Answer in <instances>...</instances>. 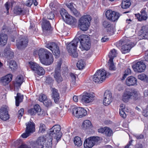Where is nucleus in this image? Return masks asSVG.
Listing matches in <instances>:
<instances>
[{
    "label": "nucleus",
    "mask_w": 148,
    "mask_h": 148,
    "mask_svg": "<svg viewBox=\"0 0 148 148\" xmlns=\"http://www.w3.org/2000/svg\"><path fill=\"white\" fill-rule=\"evenodd\" d=\"M131 73V70L129 69H127L125 71V73L124 74L123 76L122 77L121 79L122 80H124L126 78V77L129 74H130Z\"/></svg>",
    "instance_id": "49"
},
{
    "label": "nucleus",
    "mask_w": 148,
    "mask_h": 148,
    "mask_svg": "<svg viewBox=\"0 0 148 148\" xmlns=\"http://www.w3.org/2000/svg\"><path fill=\"white\" fill-rule=\"evenodd\" d=\"M73 3H71L68 4H66V6L71 11L74 8L73 5Z\"/></svg>",
    "instance_id": "60"
},
{
    "label": "nucleus",
    "mask_w": 148,
    "mask_h": 148,
    "mask_svg": "<svg viewBox=\"0 0 148 148\" xmlns=\"http://www.w3.org/2000/svg\"><path fill=\"white\" fill-rule=\"evenodd\" d=\"M8 40V36L6 35L1 33L0 34V45H5L7 43Z\"/></svg>",
    "instance_id": "30"
},
{
    "label": "nucleus",
    "mask_w": 148,
    "mask_h": 148,
    "mask_svg": "<svg viewBox=\"0 0 148 148\" xmlns=\"http://www.w3.org/2000/svg\"><path fill=\"white\" fill-rule=\"evenodd\" d=\"M77 38L79 40L78 43L80 41V45L79 48L82 51L88 50L89 49L90 45V38L87 35H82L79 38Z\"/></svg>",
    "instance_id": "6"
},
{
    "label": "nucleus",
    "mask_w": 148,
    "mask_h": 148,
    "mask_svg": "<svg viewBox=\"0 0 148 148\" xmlns=\"http://www.w3.org/2000/svg\"><path fill=\"white\" fill-rule=\"evenodd\" d=\"M136 17L140 21H145L147 18V14L145 9L142 10L140 12V14L138 13L135 14Z\"/></svg>",
    "instance_id": "20"
},
{
    "label": "nucleus",
    "mask_w": 148,
    "mask_h": 148,
    "mask_svg": "<svg viewBox=\"0 0 148 148\" xmlns=\"http://www.w3.org/2000/svg\"><path fill=\"white\" fill-rule=\"evenodd\" d=\"M131 4L130 0H123L121 4V7L123 9H127Z\"/></svg>",
    "instance_id": "34"
},
{
    "label": "nucleus",
    "mask_w": 148,
    "mask_h": 148,
    "mask_svg": "<svg viewBox=\"0 0 148 148\" xmlns=\"http://www.w3.org/2000/svg\"><path fill=\"white\" fill-rule=\"evenodd\" d=\"M3 56L8 60L12 59L14 57V53L10 50V46L9 45L7 46L4 49Z\"/></svg>",
    "instance_id": "17"
},
{
    "label": "nucleus",
    "mask_w": 148,
    "mask_h": 148,
    "mask_svg": "<svg viewBox=\"0 0 148 148\" xmlns=\"http://www.w3.org/2000/svg\"><path fill=\"white\" fill-rule=\"evenodd\" d=\"M85 65V62L82 60H79L77 64V66L79 69H83Z\"/></svg>",
    "instance_id": "41"
},
{
    "label": "nucleus",
    "mask_w": 148,
    "mask_h": 148,
    "mask_svg": "<svg viewBox=\"0 0 148 148\" xmlns=\"http://www.w3.org/2000/svg\"><path fill=\"white\" fill-rule=\"evenodd\" d=\"M72 113L78 118H82L87 114V111L82 107L74 108L72 110Z\"/></svg>",
    "instance_id": "10"
},
{
    "label": "nucleus",
    "mask_w": 148,
    "mask_h": 148,
    "mask_svg": "<svg viewBox=\"0 0 148 148\" xmlns=\"http://www.w3.org/2000/svg\"><path fill=\"white\" fill-rule=\"evenodd\" d=\"M98 140V137H91L86 139L84 142V146L85 148H90L96 143Z\"/></svg>",
    "instance_id": "11"
},
{
    "label": "nucleus",
    "mask_w": 148,
    "mask_h": 148,
    "mask_svg": "<svg viewBox=\"0 0 148 148\" xmlns=\"http://www.w3.org/2000/svg\"><path fill=\"white\" fill-rule=\"evenodd\" d=\"M60 14L64 20L69 15L66 12V10L63 8L62 9L60 10Z\"/></svg>",
    "instance_id": "43"
},
{
    "label": "nucleus",
    "mask_w": 148,
    "mask_h": 148,
    "mask_svg": "<svg viewBox=\"0 0 148 148\" xmlns=\"http://www.w3.org/2000/svg\"><path fill=\"white\" fill-rule=\"evenodd\" d=\"M109 74L107 73L103 69L97 70L93 78V81L95 83H101L107 78Z\"/></svg>",
    "instance_id": "5"
},
{
    "label": "nucleus",
    "mask_w": 148,
    "mask_h": 148,
    "mask_svg": "<svg viewBox=\"0 0 148 148\" xmlns=\"http://www.w3.org/2000/svg\"><path fill=\"white\" fill-rule=\"evenodd\" d=\"M138 78L142 80H146L148 81V76H147L145 74H141L138 76Z\"/></svg>",
    "instance_id": "46"
},
{
    "label": "nucleus",
    "mask_w": 148,
    "mask_h": 148,
    "mask_svg": "<svg viewBox=\"0 0 148 148\" xmlns=\"http://www.w3.org/2000/svg\"><path fill=\"white\" fill-rule=\"evenodd\" d=\"M112 11L110 10H108L106 12V15L108 19L111 18V16L112 14Z\"/></svg>",
    "instance_id": "52"
},
{
    "label": "nucleus",
    "mask_w": 148,
    "mask_h": 148,
    "mask_svg": "<svg viewBox=\"0 0 148 148\" xmlns=\"http://www.w3.org/2000/svg\"><path fill=\"white\" fill-rule=\"evenodd\" d=\"M0 118L3 121H6L9 118L8 108L5 106L2 107L0 109Z\"/></svg>",
    "instance_id": "13"
},
{
    "label": "nucleus",
    "mask_w": 148,
    "mask_h": 148,
    "mask_svg": "<svg viewBox=\"0 0 148 148\" xmlns=\"http://www.w3.org/2000/svg\"><path fill=\"white\" fill-rule=\"evenodd\" d=\"M53 61V57L51 54V55L48 56L40 61L42 64L45 65H49L52 63Z\"/></svg>",
    "instance_id": "23"
},
{
    "label": "nucleus",
    "mask_w": 148,
    "mask_h": 148,
    "mask_svg": "<svg viewBox=\"0 0 148 148\" xmlns=\"http://www.w3.org/2000/svg\"><path fill=\"white\" fill-rule=\"evenodd\" d=\"M143 115L145 116H148V108L144 109L142 112Z\"/></svg>",
    "instance_id": "62"
},
{
    "label": "nucleus",
    "mask_w": 148,
    "mask_h": 148,
    "mask_svg": "<svg viewBox=\"0 0 148 148\" xmlns=\"http://www.w3.org/2000/svg\"><path fill=\"white\" fill-rule=\"evenodd\" d=\"M46 127L45 125L43 124H40L39 132V133H44Z\"/></svg>",
    "instance_id": "51"
},
{
    "label": "nucleus",
    "mask_w": 148,
    "mask_h": 148,
    "mask_svg": "<svg viewBox=\"0 0 148 148\" xmlns=\"http://www.w3.org/2000/svg\"><path fill=\"white\" fill-rule=\"evenodd\" d=\"M9 66L12 71H14L17 68L16 62L14 60L11 61L9 63Z\"/></svg>",
    "instance_id": "40"
},
{
    "label": "nucleus",
    "mask_w": 148,
    "mask_h": 148,
    "mask_svg": "<svg viewBox=\"0 0 148 148\" xmlns=\"http://www.w3.org/2000/svg\"><path fill=\"white\" fill-rule=\"evenodd\" d=\"M33 2V0H28L26 3V5L30 7L32 4Z\"/></svg>",
    "instance_id": "64"
},
{
    "label": "nucleus",
    "mask_w": 148,
    "mask_h": 148,
    "mask_svg": "<svg viewBox=\"0 0 148 148\" xmlns=\"http://www.w3.org/2000/svg\"><path fill=\"white\" fill-rule=\"evenodd\" d=\"M23 82V77L22 75H19L16 78L14 82L15 86L18 87L20 86Z\"/></svg>",
    "instance_id": "28"
},
{
    "label": "nucleus",
    "mask_w": 148,
    "mask_h": 148,
    "mask_svg": "<svg viewBox=\"0 0 148 148\" xmlns=\"http://www.w3.org/2000/svg\"><path fill=\"white\" fill-rule=\"evenodd\" d=\"M110 62L109 66V69L110 70H115V67L114 65L113 64V60L112 61H109Z\"/></svg>",
    "instance_id": "54"
},
{
    "label": "nucleus",
    "mask_w": 148,
    "mask_h": 148,
    "mask_svg": "<svg viewBox=\"0 0 148 148\" xmlns=\"http://www.w3.org/2000/svg\"><path fill=\"white\" fill-rule=\"evenodd\" d=\"M47 99V97L45 95L42 93H41L40 94L39 98V101L43 102L44 101H45Z\"/></svg>",
    "instance_id": "48"
},
{
    "label": "nucleus",
    "mask_w": 148,
    "mask_h": 148,
    "mask_svg": "<svg viewBox=\"0 0 148 148\" xmlns=\"http://www.w3.org/2000/svg\"><path fill=\"white\" fill-rule=\"evenodd\" d=\"M52 138L49 137L48 138V140L47 143L42 146L39 148H51L52 145Z\"/></svg>",
    "instance_id": "32"
},
{
    "label": "nucleus",
    "mask_w": 148,
    "mask_h": 148,
    "mask_svg": "<svg viewBox=\"0 0 148 148\" xmlns=\"http://www.w3.org/2000/svg\"><path fill=\"white\" fill-rule=\"evenodd\" d=\"M61 127L59 125H54L48 132V138L50 137L56 139L57 141L61 138L62 133L60 132Z\"/></svg>",
    "instance_id": "2"
},
{
    "label": "nucleus",
    "mask_w": 148,
    "mask_h": 148,
    "mask_svg": "<svg viewBox=\"0 0 148 148\" xmlns=\"http://www.w3.org/2000/svg\"><path fill=\"white\" fill-rule=\"evenodd\" d=\"M119 17L118 13L114 11H112V15L111 16V18L109 19L110 20L113 21H115Z\"/></svg>",
    "instance_id": "42"
},
{
    "label": "nucleus",
    "mask_w": 148,
    "mask_h": 148,
    "mask_svg": "<svg viewBox=\"0 0 148 148\" xmlns=\"http://www.w3.org/2000/svg\"><path fill=\"white\" fill-rule=\"evenodd\" d=\"M134 136L137 139H143L144 138L143 135L142 134H136L134 135Z\"/></svg>",
    "instance_id": "63"
},
{
    "label": "nucleus",
    "mask_w": 148,
    "mask_h": 148,
    "mask_svg": "<svg viewBox=\"0 0 148 148\" xmlns=\"http://www.w3.org/2000/svg\"><path fill=\"white\" fill-rule=\"evenodd\" d=\"M70 76L72 79L71 83L73 85H75V83L76 77L75 75L73 73H70Z\"/></svg>",
    "instance_id": "53"
},
{
    "label": "nucleus",
    "mask_w": 148,
    "mask_h": 148,
    "mask_svg": "<svg viewBox=\"0 0 148 148\" xmlns=\"http://www.w3.org/2000/svg\"><path fill=\"white\" fill-rule=\"evenodd\" d=\"M103 25L104 27L107 28L109 26H110L111 24L108 21H104L103 23Z\"/></svg>",
    "instance_id": "61"
},
{
    "label": "nucleus",
    "mask_w": 148,
    "mask_h": 148,
    "mask_svg": "<svg viewBox=\"0 0 148 148\" xmlns=\"http://www.w3.org/2000/svg\"><path fill=\"white\" fill-rule=\"evenodd\" d=\"M42 27L43 29L46 30H49L51 28L49 22L46 19L43 18Z\"/></svg>",
    "instance_id": "29"
},
{
    "label": "nucleus",
    "mask_w": 148,
    "mask_h": 148,
    "mask_svg": "<svg viewBox=\"0 0 148 148\" xmlns=\"http://www.w3.org/2000/svg\"><path fill=\"white\" fill-rule=\"evenodd\" d=\"M91 125V122L88 120H85L83 123L82 127L84 129H86L88 128Z\"/></svg>",
    "instance_id": "39"
},
{
    "label": "nucleus",
    "mask_w": 148,
    "mask_h": 148,
    "mask_svg": "<svg viewBox=\"0 0 148 148\" xmlns=\"http://www.w3.org/2000/svg\"><path fill=\"white\" fill-rule=\"evenodd\" d=\"M28 40L27 38L25 36L20 37L17 40L16 46L18 49L22 50L25 49L27 46Z\"/></svg>",
    "instance_id": "9"
},
{
    "label": "nucleus",
    "mask_w": 148,
    "mask_h": 148,
    "mask_svg": "<svg viewBox=\"0 0 148 148\" xmlns=\"http://www.w3.org/2000/svg\"><path fill=\"white\" fill-rule=\"evenodd\" d=\"M24 112V110L23 108H21L18 111V114L19 115L18 116V119H20V118H21V116L23 114Z\"/></svg>",
    "instance_id": "57"
},
{
    "label": "nucleus",
    "mask_w": 148,
    "mask_h": 148,
    "mask_svg": "<svg viewBox=\"0 0 148 148\" xmlns=\"http://www.w3.org/2000/svg\"><path fill=\"white\" fill-rule=\"evenodd\" d=\"M61 64V61L58 62L55 69V72L51 73L53 76L55 80L58 83L62 82L63 80L60 73Z\"/></svg>",
    "instance_id": "8"
},
{
    "label": "nucleus",
    "mask_w": 148,
    "mask_h": 148,
    "mask_svg": "<svg viewBox=\"0 0 148 148\" xmlns=\"http://www.w3.org/2000/svg\"><path fill=\"white\" fill-rule=\"evenodd\" d=\"M94 97L93 93H87L82 96L81 101L83 103H88L92 101Z\"/></svg>",
    "instance_id": "16"
},
{
    "label": "nucleus",
    "mask_w": 148,
    "mask_h": 148,
    "mask_svg": "<svg viewBox=\"0 0 148 148\" xmlns=\"http://www.w3.org/2000/svg\"><path fill=\"white\" fill-rule=\"evenodd\" d=\"M45 46L52 52L56 58H58L60 55V51L57 44L55 42H50L45 44Z\"/></svg>",
    "instance_id": "7"
},
{
    "label": "nucleus",
    "mask_w": 148,
    "mask_h": 148,
    "mask_svg": "<svg viewBox=\"0 0 148 148\" xmlns=\"http://www.w3.org/2000/svg\"><path fill=\"white\" fill-rule=\"evenodd\" d=\"M126 84L129 86H134L137 83V79L133 76L128 77L126 81Z\"/></svg>",
    "instance_id": "26"
},
{
    "label": "nucleus",
    "mask_w": 148,
    "mask_h": 148,
    "mask_svg": "<svg viewBox=\"0 0 148 148\" xmlns=\"http://www.w3.org/2000/svg\"><path fill=\"white\" fill-rule=\"evenodd\" d=\"M48 136H41L37 139L36 141V144L38 146L39 148L40 146H42L47 143L48 140Z\"/></svg>",
    "instance_id": "22"
},
{
    "label": "nucleus",
    "mask_w": 148,
    "mask_h": 148,
    "mask_svg": "<svg viewBox=\"0 0 148 148\" xmlns=\"http://www.w3.org/2000/svg\"><path fill=\"white\" fill-rule=\"evenodd\" d=\"M140 98V95L139 92L136 89L133 88L126 89L122 96V100L125 102L132 99L136 100Z\"/></svg>",
    "instance_id": "1"
},
{
    "label": "nucleus",
    "mask_w": 148,
    "mask_h": 148,
    "mask_svg": "<svg viewBox=\"0 0 148 148\" xmlns=\"http://www.w3.org/2000/svg\"><path fill=\"white\" fill-rule=\"evenodd\" d=\"M36 74L39 75H43L45 73V71L40 66L38 70L35 72Z\"/></svg>",
    "instance_id": "44"
},
{
    "label": "nucleus",
    "mask_w": 148,
    "mask_h": 148,
    "mask_svg": "<svg viewBox=\"0 0 148 148\" xmlns=\"http://www.w3.org/2000/svg\"><path fill=\"white\" fill-rule=\"evenodd\" d=\"M30 133H31L30 132H27V130H25V133H24L22 134L21 136L23 138H26L29 136Z\"/></svg>",
    "instance_id": "59"
},
{
    "label": "nucleus",
    "mask_w": 148,
    "mask_h": 148,
    "mask_svg": "<svg viewBox=\"0 0 148 148\" xmlns=\"http://www.w3.org/2000/svg\"><path fill=\"white\" fill-rule=\"evenodd\" d=\"M38 53L40 61H41L42 59H44L48 56L51 55V53L47 50L43 48H41L39 49L38 51Z\"/></svg>",
    "instance_id": "19"
},
{
    "label": "nucleus",
    "mask_w": 148,
    "mask_h": 148,
    "mask_svg": "<svg viewBox=\"0 0 148 148\" xmlns=\"http://www.w3.org/2000/svg\"><path fill=\"white\" fill-rule=\"evenodd\" d=\"M73 141L75 145L78 147H80L82 145V141L79 137H75L74 138Z\"/></svg>",
    "instance_id": "37"
},
{
    "label": "nucleus",
    "mask_w": 148,
    "mask_h": 148,
    "mask_svg": "<svg viewBox=\"0 0 148 148\" xmlns=\"http://www.w3.org/2000/svg\"><path fill=\"white\" fill-rule=\"evenodd\" d=\"M71 12L76 17H78L80 16V13L75 8Z\"/></svg>",
    "instance_id": "56"
},
{
    "label": "nucleus",
    "mask_w": 148,
    "mask_h": 148,
    "mask_svg": "<svg viewBox=\"0 0 148 148\" xmlns=\"http://www.w3.org/2000/svg\"><path fill=\"white\" fill-rule=\"evenodd\" d=\"M107 32L110 34H113L114 33V29L112 26L110 25V26H109L106 28Z\"/></svg>",
    "instance_id": "47"
},
{
    "label": "nucleus",
    "mask_w": 148,
    "mask_h": 148,
    "mask_svg": "<svg viewBox=\"0 0 148 148\" xmlns=\"http://www.w3.org/2000/svg\"><path fill=\"white\" fill-rule=\"evenodd\" d=\"M140 34L139 37L140 40L148 38V26H144L141 27L140 31Z\"/></svg>",
    "instance_id": "15"
},
{
    "label": "nucleus",
    "mask_w": 148,
    "mask_h": 148,
    "mask_svg": "<svg viewBox=\"0 0 148 148\" xmlns=\"http://www.w3.org/2000/svg\"><path fill=\"white\" fill-rule=\"evenodd\" d=\"M112 93L110 91L106 90L104 95L103 104L106 106L109 105L112 101Z\"/></svg>",
    "instance_id": "14"
},
{
    "label": "nucleus",
    "mask_w": 148,
    "mask_h": 148,
    "mask_svg": "<svg viewBox=\"0 0 148 148\" xmlns=\"http://www.w3.org/2000/svg\"><path fill=\"white\" fill-rule=\"evenodd\" d=\"M119 114L120 116L123 118H125L126 117V114L123 110L120 109Z\"/></svg>",
    "instance_id": "58"
},
{
    "label": "nucleus",
    "mask_w": 148,
    "mask_h": 148,
    "mask_svg": "<svg viewBox=\"0 0 148 148\" xmlns=\"http://www.w3.org/2000/svg\"><path fill=\"white\" fill-rule=\"evenodd\" d=\"M78 40L77 38H74L66 47V49L69 54L74 58H77L78 56L77 47Z\"/></svg>",
    "instance_id": "4"
},
{
    "label": "nucleus",
    "mask_w": 148,
    "mask_h": 148,
    "mask_svg": "<svg viewBox=\"0 0 148 148\" xmlns=\"http://www.w3.org/2000/svg\"><path fill=\"white\" fill-rule=\"evenodd\" d=\"M104 134L107 136H110L112 134V130L108 127H106L105 130Z\"/></svg>",
    "instance_id": "45"
},
{
    "label": "nucleus",
    "mask_w": 148,
    "mask_h": 148,
    "mask_svg": "<svg viewBox=\"0 0 148 148\" xmlns=\"http://www.w3.org/2000/svg\"><path fill=\"white\" fill-rule=\"evenodd\" d=\"M132 47L131 44L127 43L122 45L121 48V51L123 53L125 54L129 52Z\"/></svg>",
    "instance_id": "27"
},
{
    "label": "nucleus",
    "mask_w": 148,
    "mask_h": 148,
    "mask_svg": "<svg viewBox=\"0 0 148 148\" xmlns=\"http://www.w3.org/2000/svg\"><path fill=\"white\" fill-rule=\"evenodd\" d=\"M91 17L89 15L82 16L79 20L78 26L80 29L83 31H86L90 25V21Z\"/></svg>",
    "instance_id": "3"
},
{
    "label": "nucleus",
    "mask_w": 148,
    "mask_h": 148,
    "mask_svg": "<svg viewBox=\"0 0 148 148\" xmlns=\"http://www.w3.org/2000/svg\"><path fill=\"white\" fill-rule=\"evenodd\" d=\"M29 66L32 70L35 72L37 70H38L40 67V66L37 64L33 62H29Z\"/></svg>",
    "instance_id": "38"
},
{
    "label": "nucleus",
    "mask_w": 148,
    "mask_h": 148,
    "mask_svg": "<svg viewBox=\"0 0 148 148\" xmlns=\"http://www.w3.org/2000/svg\"><path fill=\"white\" fill-rule=\"evenodd\" d=\"M51 91L52 98L56 103H58L60 99V95L58 90L55 88H52Z\"/></svg>",
    "instance_id": "21"
},
{
    "label": "nucleus",
    "mask_w": 148,
    "mask_h": 148,
    "mask_svg": "<svg viewBox=\"0 0 148 148\" xmlns=\"http://www.w3.org/2000/svg\"><path fill=\"white\" fill-rule=\"evenodd\" d=\"M43 104L47 107H50L52 105V102L51 100L46 99L43 102Z\"/></svg>",
    "instance_id": "50"
},
{
    "label": "nucleus",
    "mask_w": 148,
    "mask_h": 148,
    "mask_svg": "<svg viewBox=\"0 0 148 148\" xmlns=\"http://www.w3.org/2000/svg\"><path fill=\"white\" fill-rule=\"evenodd\" d=\"M41 110L40 106L39 105L36 104L34 106L33 108H31L28 110L29 113L31 115H35L36 113H38V115L40 114Z\"/></svg>",
    "instance_id": "24"
},
{
    "label": "nucleus",
    "mask_w": 148,
    "mask_h": 148,
    "mask_svg": "<svg viewBox=\"0 0 148 148\" xmlns=\"http://www.w3.org/2000/svg\"><path fill=\"white\" fill-rule=\"evenodd\" d=\"M26 126L25 130L31 133H32L35 131V125L34 123L31 121L26 123Z\"/></svg>",
    "instance_id": "25"
},
{
    "label": "nucleus",
    "mask_w": 148,
    "mask_h": 148,
    "mask_svg": "<svg viewBox=\"0 0 148 148\" xmlns=\"http://www.w3.org/2000/svg\"><path fill=\"white\" fill-rule=\"evenodd\" d=\"M117 55L116 51L115 49L112 50L109 52L108 56L110 58L109 61H112L113 59L116 57Z\"/></svg>",
    "instance_id": "36"
},
{
    "label": "nucleus",
    "mask_w": 148,
    "mask_h": 148,
    "mask_svg": "<svg viewBox=\"0 0 148 148\" xmlns=\"http://www.w3.org/2000/svg\"><path fill=\"white\" fill-rule=\"evenodd\" d=\"M64 20L66 23L69 25L73 24L76 22L75 18L70 15H69Z\"/></svg>",
    "instance_id": "33"
},
{
    "label": "nucleus",
    "mask_w": 148,
    "mask_h": 148,
    "mask_svg": "<svg viewBox=\"0 0 148 148\" xmlns=\"http://www.w3.org/2000/svg\"><path fill=\"white\" fill-rule=\"evenodd\" d=\"M54 15L52 12H51L49 13L47 15V18L48 19H52L54 18Z\"/></svg>",
    "instance_id": "55"
},
{
    "label": "nucleus",
    "mask_w": 148,
    "mask_h": 148,
    "mask_svg": "<svg viewBox=\"0 0 148 148\" xmlns=\"http://www.w3.org/2000/svg\"><path fill=\"white\" fill-rule=\"evenodd\" d=\"M14 12L16 15H24L26 13L25 10L18 6L16 7L14 9Z\"/></svg>",
    "instance_id": "31"
},
{
    "label": "nucleus",
    "mask_w": 148,
    "mask_h": 148,
    "mask_svg": "<svg viewBox=\"0 0 148 148\" xmlns=\"http://www.w3.org/2000/svg\"><path fill=\"white\" fill-rule=\"evenodd\" d=\"M134 71L136 72L141 73L144 72L146 68L145 64L142 61L137 62L132 66Z\"/></svg>",
    "instance_id": "12"
},
{
    "label": "nucleus",
    "mask_w": 148,
    "mask_h": 148,
    "mask_svg": "<svg viewBox=\"0 0 148 148\" xmlns=\"http://www.w3.org/2000/svg\"><path fill=\"white\" fill-rule=\"evenodd\" d=\"M12 78V74H8L0 78V84L2 85L5 86L11 81Z\"/></svg>",
    "instance_id": "18"
},
{
    "label": "nucleus",
    "mask_w": 148,
    "mask_h": 148,
    "mask_svg": "<svg viewBox=\"0 0 148 148\" xmlns=\"http://www.w3.org/2000/svg\"><path fill=\"white\" fill-rule=\"evenodd\" d=\"M23 99V96L20 93H18L17 96L15 97L16 105L17 106L19 105V103L22 101Z\"/></svg>",
    "instance_id": "35"
}]
</instances>
